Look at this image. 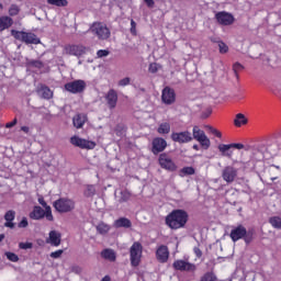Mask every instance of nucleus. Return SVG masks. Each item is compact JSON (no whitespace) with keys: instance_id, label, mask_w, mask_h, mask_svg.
Masks as SVG:
<instances>
[{"instance_id":"1","label":"nucleus","mask_w":281,"mask_h":281,"mask_svg":"<svg viewBox=\"0 0 281 281\" xmlns=\"http://www.w3.org/2000/svg\"><path fill=\"white\" fill-rule=\"evenodd\" d=\"M190 216L186 210L176 209L171 211L165 218V223L169 229H183L188 225Z\"/></svg>"},{"instance_id":"2","label":"nucleus","mask_w":281,"mask_h":281,"mask_svg":"<svg viewBox=\"0 0 281 281\" xmlns=\"http://www.w3.org/2000/svg\"><path fill=\"white\" fill-rule=\"evenodd\" d=\"M229 238L232 239L233 243L244 240L246 245H249L254 240V232L247 231V228L243 224H239L232 228Z\"/></svg>"},{"instance_id":"3","label":"nucleus","mask_w":281,"mask_h":281,"mask_svg":"<svg viewBox=\"0 0 281 281\" xmlns=\"http://www.w3.org/2000/svg\"><path fill=\"white\" fill-rule=\"evenodd\" d=\"M53 207L59 214H69L76 210V201L69 198H59L53 203Z\"/></svg>"},{"instance_id":"4","label":"nucleus","mask_w":281,"mask_h":281,"mask_svg":"<svg viewBox=\"0 0 281 281\" xmlns=\"http://www.w3.org/2000/svg\"><path fill=\"white\" fill-rule=\"evenodd\" d=\"M11 36H13L15 41H21V43H25L26 45H40L41 43V38H38L36 34L25 31L11 30Z\"/></svg>"},{"instance_id":"5","label":"nucleus","mask_w":281,"mask_h":281,"mask_svg":"<svg viewBox=\"0 0 281 281\" xmlns=\"http://www.w3.org/2000/svg\"><path fill=\"white\" fill-rule=\"evenodd\" d=\"M90 32L93 36H97L99 41H109V38H111V30L102 22H94L90 26Z\"/></svg>"},{"instance_id":"6","label":"nucleus","mask_w":281,"mask_h":281,"mask_svg":"<svg viewBox=\"0 0 281 281\" xmlns=\"http://www.w3.org/2000/svg\"><path fill=\"white\" fill-rule=\"evenodd\" d=\"M191 135H192V139H195V142H199L203 150H209L210 146H212V142L210 140L207 135H205V132L201 130V127H199L198 125L193 126Z\"/></svg>"},{"instance_id":"7","label":"nucleus","mask_w":281,"mask_h":281,"mask_svg":"<svg viewBox=\"0 0 281 281\" xmlns=\"http://www.w3.org/2000/svg\"><path fill=\"white\" fill-rule=\"evenodd\" d=\"M29 217L32 221H43V218H46V221L53 222L54 221V214H52V207H46V210H43L40 205H35L33 207V212L29 214Z\"/></svg>"},{"instance_id":"8","label":"nucleus","mask_w":281,"mask_h":281,"mask_svg":"<svg viewBox=\"0 0 281 281\" xmlns=\"http://www.w3.org/2000/svg\"><path fill=\"white\" fill-rule=\"evenodd\" d=\"M158 164L162 170H167V172H177L178 166L177 162L172 159L168 153H162L158 157Z\"/></svg>"},{"instance_id":"9","label":"nucleus","mask_w":281,"mask_h":281,"mask_svg":"<svg viewBox=\"0 0 281 281\" xmlns=\"http://www.w3.org/2000/svg\"><path fill=\"white\" fill-rule=\"evenodd\" d=\"M144 251V247L140 243H134L130 248V260L132 267H139V262H142V254Z\"/></svg>"},{"instance_id":"10","label":"nucleus","mask_w":281,"mask_h":281,"mask_svg":"<svg viewBox=\"0 0 281 281\" xmlns=\"http://www.w3.org/2000/svg\"><path fill=\"white\" fill-rule=\"evenodd\" d=\"M65 90L69 93H83L87 89V82L82 79H77L70 82L65 83Z\"/></svg>"},{"instance_id":"11","label":"nucleus","mask_w":281,"mask_h":281,"mask_svg":"<svg viewBox=\"0 0 281 281\" xmlns=\"http://www.w3.org/2000/svg\"><path fill=\"white\" fill-rule=\"evenodd\" d=\"M70 144L82 150H93L97 146L95 142L81 138L80 136L70 137Z\"/></svg>"},{"instance_id":"12","label":"nucleus","mask_w":281,"mask_h":281,"mask_svg":"<svg viewBox=\"0 0 281 281\" xmlns=\"http://www.w3.org/2000/svg\"><path fill=\"white\" fill-rule=\"evenodd\" d=\"M172 267L176 271H186L187 273H194V271H196V265L183 259L173 261Z\"/></svg>"},{"instance_id":"13","label":"nucleus","mask_w":281,"mask_h":281,"mask_svg":"<svg viewBox=\"0 0 281 281\" xmlns=\"http://www.w3.org/2000/svg\"><path fill=\"white\" fill-rule=\"evenodd\" d=\"M231 148H236L237 150H243L245 148V145L243 143H232V144H221L218 145V150L222 153L223 157H228V159H232V155H234L233 151H229Z\"/></svg>"},{"instance_id":"14","label":"nucleus","mask_w":281,"mask_h":281,"mask_svg":"<svg viewBox=\"0 0 281 281\" xmlns=\"http://www.w3.org/2000/svg\"><path fill=\"white\" fill-rule=\"evenodd\" d=\"M171 139L176 144H190L192 142V133L190 131L172 132Z\"/></svg>"},{"instance_id":"15","label":"nucleus","mask_w":281,"mask_h":281,"mask_svg":"<svg viewBox=\"0 0 281 281\" xmlns=\"http://www.w3.org/2000/svg\"><path fill=\"white\" fill-rule=\"evenodd\" d=\"M168 148V142H166L162 137H155L151 140V153L153 155H159V153H164Z\"/></svg>"},{"instance_id":"16","label":"nucleus","mask_w":281,"mask_h":281,"mask_svg":"<svg viewBox=\"0 0 281 281\" xmlns=\"http://www.w3.org/2000/svg\"><path fill=\"white\" fill-rule=\"evenodd\" d=\"M65 52L66 54H68V56H76L77 58H80V56H85V54H87V47L83 45H67L65 47Z\"/></svg>"},{"instance_id":"17","label":"nucleus","mask_w":281,"mask_h":281,"mask_svg":"<svg viewBox=\"0 0 281 281\" xmlns=\"http://www.w3.org/2000/svg\"><path fill=\"white\" fill-rule=\"evenodd\" d=\"M161 100L164 104H175L177 101V93L175 92V89L170 87H165L161 92Z\"/></svg>"},{"instance_id":"18","label":"nucleus","mask_w":281,"mask_h":281,"mask_svg":"<svg viewBox=\"0 0 281 281\" xmlns=\"http://www.w3.org/2000/svg\"><path fill=\"white\" fill-rule=\"evenodd\" d=\"M236 177H238V170L232 166H226L222 171V179L226 183H234Z\"/></svg>"},{"instance_id":"19","label":"nucleus","mask_w":281,"mask_h":281,"mask_svg":"<svg viewBox=\"0 0 281 281\" xmlns=\"http://www.w3.org/2000/svg\"><path fill=\"white\" fill-rule=\"evenodd\" d=\"M215 19L220 25H233L234 21H236L232 13L225 11L217 12Z\"/></svg>"},{"instance_id":"20","label":"nucleus","mask_w":281,"mask_h":281,"mask_svg":"<svg viewBox=\"0 0 281 281\" xmlns=\"http://www.w3.org/2000/svg\"><path fill=\"white\" fill-rule=\"evenodd\" d=\"M168 258H170V250L168 249V246L161 245L156 250V259L161 265L168 262Z\"/></svg>"},{"instance_id":"21","label":"nucleus","mask_w":281,"mask_h":281,"mask_svg":"<svg viewBox=\"0 0 281 281\" xmlns=\"http://www.w3.org/2000/svg\"><path fill=\"white\" fill-rule=\"evenodd\" d=\"M108 108L113 110L117 106V91L110 89L105 95Z\"/></svg>"},{"instance_id":"22","label":"nucleus","mask_w":281,"mask_h":281,"mask_svg":"<svg viewBox=\"0 0 281 281\" xmlns=\"http://www.w3.org/2000/svg\"><path fill=\"white\" fill-rule=\"evenodd\" d=\"M37 93L44 100H52L54 98V92L45 85H41V87L37 88Z\"/></svg>"},{"instance_id":"23","label":"nucleus","mask_w":281,"mask_h":281,"mask_svg":"<svg viewBox=\"0 0 281 281\" xmlns=\"http://www.w3.org/2000/svg\"><path fill=\"white\" fill-rule=\"evenodd\" d=\"M14 218H16V212H14L13 210L8 211L4 214V227H9L10 229H14Z\"/></svg>"},{"instance_id":"24","label":"nucleus","mask_w":281,"mask_h":281,"mask_svg":"<svg viewBox=\"0 0 281 281\" xmlns=\"http://www.w3.org/2000/svg\"><path fill=\"white\" fill-rule=\"evenodd\" d=\"M12 25H14V20H12L10 16H0V32H4V30H10Z\"/></svg>"},{"instance_id":"25","label":"nucleus","mask_w":281,"mask_h":281,"mask_svg":"<svg viewBox=\"0 0 281 281\" xmlns=\"http://www.w3.org/2000/svg\"><path fill=\"white\" fill-rule=\"evenodd\" d=\"M47 243H49V245H52L53 247L60 246V233L56 231H50Z\"/></svg>"},{"instance_id":"26","label":"nucleus","mask_w":281,"mask_h":281,"mask_svg":"<svg viewBox=\"0 0 281 281\" xmlns=\"http://www.w3.org/2000/svg\"><path fill=\"white\" fill-rule=\"evenodd\" d=\"M101 257L104 258V260H109L110 262H115L117 256L115 255V251L111 248H105L101 251Z\"/></svg>"},{"instance_id":"27","label":"nucleus","mask_w":281,"mask_h":281,"mask_svg":"<svg viewBox=\"0 0 281 281\" xmlns=\"http://www.w3.org/2000/svg\"><path fill=\"white\" fill-rule=\"evenodd\" d=\"M87 122V116L85 114H77L72 117V124L75 128H82Z\"/></svg>"},{"instance_id":"28","label":"nucleus","mask_w":281,"mask_h":281,"mask_svg":"<svg viewBox=\"0 0 281 281\" xmlns=\"http://www.w3.org/2000/svg\"><path fill=\"white\" fill-rule=\"evenodd\" d=\"M114 226L117 228L125 227L126 229H128V227H133V223L126 217H121L114 222Z\"/></svg>"},{"instance_id":"29","label":"nucleus","mask_w":281,"mask_h":281,"mask_svg":"<svg viewBox=\"0 0 281 281\" xmlns=\"http://www.w3.org/2000/svg\"><path fill=\"white\" fill-rule=\"evenodd\" d=\"M248 122H249V121L245 117V114L238 113V114H236V116H235L234 125H235L237 128H240V126H245V124H247Z\"/></svg>"},{"instance_id":"30","label":"nucleus","mask_w":281,"mask_h":281,"mask_svg":"<svg viewBox=\"0 0 281 281\" xmlns=\"http://www.w3.org/2000/svg\"><path fill=\"white\" fill-rule=\"evenodd\" d=\"M97 232L101 235L109 234V232H111V226L101 222L97 225Z\"/></svg>"},{"instance_id":"31","label":"nucleus","mask_w":281,"mask_h":281,"mask_svg":"<svg viewBox=\"0 0 281 281\" xmlns=\"http://www.w3.org/2000/svg\"><path fill=\"white\" fill-rule=\"evenodd\" d=\"M47 3L57 8H67L69 5V1L67 0H47Z\"/></svg>"},{"instance_id":"32","label":"nucleus","mask_w":281,"mask_h":281,"mask_svg":"<svg viewBox=\"0 0 281 281\" xmlns=\"http://www.w3.org/2000/svg\"><path fill=\"white\" fill-rule=\"evenodd\" d=\"M157 133L159 135H168L170 133V123H161L157 128Z\"/></svg>"},{"instance_id":"33","label":"nucleus","mask_w":281,"mask_h":281,"mask_svg":"<svg viewBox=\"0 0 281 281\" xmlns=\"http://www.w3.org/2000/svg\"><path fill=\"white\" fill-rule=\"evenodd\" d=\"M195 172H196V170H194L193 167H183L179 172V177H190V176L194 175Z\"/></svg>"},{"instance_id":"34","label":"nucleus","mask_w":281,"mask_h":281,"mask_svg":"<svg viewBox=\"0 0 281 281\" xmlns=\"http://www.w3.org/2000/svg\"><path fill=\"white\" fill-rule=\"evenodd\" d=\"M269 223H270V225H272V227L274 229H281V217L280 216L270 217Z\"/></svg>"},{"instance_id":"35","label":"nucleus","mask_w":281,"mask_h":281,"mask_svg":"<svg viewBox=\"0 0 281 281\" xmlns=\"http://www.w3.org/2000/svg\"><path fill=\"white\" fill-rule=\"evenodd\" d=\"M131 196H133L131 191L125 189V190L121 191V198L119 201H120V203H126V201H131Z\"/></svg>"},{"instance_id":"36","label":"nucleus","mask_w":281,"mask_h":281,"mask_svg":"<svg viewBox=\"0 0 281 281\" xmlns=\"http://www.w3.org/2000/svg\"><path fill=\"white\" fill-rule=\"evenodd\" d=\"M216 273H214V270H211L201 278V281H216Z\"/></svg>"},{"instance_id":"37","label":"nucleus","mask_w":281,"mask_h":281,"mask_svg":"<svg viewBox=\"0 0 281 281\" xmlns=\"http://www.w3.org/2000/svg\"><path fill=\"white\" fill-rule=\"evenodd\" d=\"M21 8L18 4H11L9 8V16H19Z\"/></svg>"},{"instance_id":"38","label":"nucleus","mask_w":281,"mask_h":281,"mask_svg":"<svg viewBox=\"0 0 281 281\" xmlns=\"http://www.w3.org/2000/svg\"><path fill=\"white\" fill-rule=\"evenodd\" d=\"M29 66L30 67H35V69H43L45 67V64H43V61L41 60H31L29 61Z\"/></svg>"},{"instance_id":"39","label":"nucleus","mask_w":281,"mask_h":281,"mask_svg":"<svg viewBox=\"0 0 281 281\" xmlns=\"http://www.w3.org/2000/svg\"><path fill=\"white\" fill-rule=\"evenodd\" d=\"M243 69H245V67H244L243 64H240V63H235V64L233 65V71H234L236 78H238V72H239V71H243Z\"/></svg>"},{"instance_id":"40","label":"nucleus","mask_w":281,"mask_h":281,"mask_svg":"<svg viewBox=\"0 0 281 281\" xmlns=\"http://www.w3.org/2000/svg\"><path fill=\"white\" fill-rule=\"evenodd\" d=\"M5 257L8 258V260H10V262H19V255L14 254V252H5Z\"/></svg>"},{"instance_id":"41","label":"nucleus","mask_w":281,"mask_h":281,"mask_svg":"<svg viewBox=\"0 0 281 281\" xmlns=\"http://www.w3.org/2000/svg\"><path fill=\"white\" fill-rule=\"evenodd\" d=\"M220 54H227L229 52V46L224 42H218Z\"/></svg>"},{"instance_id":"42","label":"nucleus","mask_w":281,"mask_h":281,"mask_svg":"<svg viewBox=\"0 0 281 281\" xmlns=\"http://www.w3.org/2000/svg\"><path fill=\"white\" fill-rule=\"evenodd\" d=\"M206 128H209V131L212 135H214L215 137H218V139H221V137H223V134L221 133V131H218L210 125L206 126Z\"/></svg>"},{"instance_id":"43","label":"nucleus","mask_w":281,"mask_h":281,"mask_svg":"<svg viewBox=\"0 0 281 281\" xmlns=\"http://www.w3.org/2000/svg\"><path fill=\"white\" fill-rule=\"evenodd\" d=\"M148 71L149 74H157L159 71V65L157 63L149 64Z\"/></svg>"},{"instance_id":"44","label":"nucleus","mask_w":281,"mask_h":281,"mask_svg":"<svg viewBox=\"0 0 281 281\" xmlns=\"http://www.w3.org/2000/svg\"><path fill=\"white\" fill-rule=\"evenodd\" d=\"M114 131H115V134L117 135V137H122L124 135V133L126 132V128L122 125H117Z\"/></svg>"},{"instance_id":"45","label":"nucleus","mask_w":281,"mask_h":281,"mask_svg":"<svg viewBox=\"0 0 281 281\" xmlns=\"http://www.w3.org/2000/svg\"><path fill=\"white\" fill-rule=\"evenodd\" d=\"M131 85V78L125 77L119 81V87H128Z\"/></svg>"},{"instance_id":"46","label":"nucleus","mask_w":281,"mask_h":281,"mask_svg":"<svg viewBox=\"0 0 281 281\" xmlns=\"http://www.w3.org/2000/svg\"><path fill=\"white\" fill-rule=\"evenodd\" d=\"M40 205H42V207H44V210L47 211V207H52L49 205H47V202L45 201V198H43V195H41L38 199H37Z\"/></svg>"},{"instance_id":"47","label":"nucleus","mask_w":281,"mask_h":281,"mask_svg":"<svg viewBox=\"0 0 281 281\" xmlns=\"http://www.w3.org/2000/svg\"><path fill=\"white\" fill-rule=\"evenodd\" d=\"M32 247H34V245L32 243H29V241L19 244L20 249H32Z\"/></svg>"},{"instance_id":"48","label":"nucleus","mask_w":281,"mask_h":281,"mask_svg":"<svg viewBox=\"0 0 281 281\" xmlns=\"http://www.w3.org/2000/svg\"><path fill=\"white\" fill-rule=\"evenodd\" d=\"M27 225H30V223L27 222V217H23L21 222L18 224V227H20V229H23L27 227Z\"/></svg>"},{"instance_id":"49","label":"nucleus","mask_w":281,"mask_h":281,"mask_svg":"<svg viewBox=\"0 0 281 281\" xmlns=\"http://www.w3.org/2000/svg\"><path fill=\"white\" fill-rule=\"evenodd\" d=\"M64 250L63 249H58L56 251L50 252V258L57 259L60 258V256H63Z\"/></svg>"},{"instance_id":"50","label":"nucleus","mask_w":281,"mask_h":281,"mask_svg":"<svg viewBox=\"0 0 281 281\" xmlns=\"http://www.w3.org/2000/svg\"><path fill=\"white\" fill-rule=\"evenodd\" d=\"M131 34L134 36L137 34V23H135L134 20H131Z\"/></svg>"},{"instance_id":"51","label":"nucleus","mask_w":281,"mask_h":281,"mask_svg":"<svg viewBox=\"0 0 281 281\" xmlns=\"http://www.w3.org/2000/svg\"><path fill=\"white\" fill-rule=\"evenodd\" d=\"M98 58H104V56H109V50L108 49H100L97 52Z\"/></svg>"},{"instance_id":"52","label":"nucleus","mask_w":281,"mask_h":281,"mask_svg":"<svg viewBox=\"0 0 281 281\" xmlns=\"http://www.w3.org/2000/svg\"><path fill=\"white\" fill-rule=\"evenodd\" d=\"M193 254H195L196 258H201L203 256V251H201V248L194 247Z\"/></svg>"},{"instance_id":"53","label":"nucleus","mask_w":281,"mask_h":281,"mask_svg":"<svg viewBox=\"0 0 281 281\" xmlns=\"http://www.w3.org/2000/svg\"><path fill=\"white\" fill-rule=\"evenodd\" d=\"M18 122L19 121L15 119L12 122L7 123L5 128H12V127L16 126Z\"/></svg>"},{"instance_id":"54","label":"nucleus","mask_w":281,"mask_h":281,"mask_svg":"<svg viewBox=\"0 0 281 281\" xmlns=\"http://www.w3.org/2000/svg\"><path fill=\"white\" fill-rule=\"evenodd\" d=\"M147 8H155V0H143Z\"/></svg>"},{"instance_id":"55","label":"nucleus","mask_w":281,"mask_h":281,"mask_svg":"<svg viewBox=\"0 0 281 281\" xmlns=\"http://www.w3.org/2000/svg\"><path fill=\"white\" fill-rule=\"evenodd\" d=\"M21 131H23V133H30V127H27V126H22L21 127Z\"/></svg>"},{"instance_id":"56","label":"nucleus","mask_w":281,"mask_h":281,"mask_svg":"<svg viewBox=\"0 0 281 281\" xmlns=\"http://www.w3.org/2000/svg\"><path fill=\"white\" fill-rule=\"evenodd\" d=\"M74 271H75L76 273H80V271H82V269H81L80 267H75V268H74Z\"/></svg>"},{"instance_id":"57","label":"nucleus","mask_w":281,"mask_h":281,"mask_svg":"<svg viewBox=\"0 0 281 281\" xmlns=\"http://www.w3.org/2000/svg\"><path fill=\"white\" fill-rule=\"evenodd\" d=\"M101 281H111V277L105 276Z\"/></svg>"},{"instance_id":"58","label":"nucleus","mask_w":281,"mask_h":281,"mask_svg":"<svg viewBox=\"0 0 281 281\" xmlns=\"http://www.w3.org/2000/svg\"><path fill=\"white\" fill-rule=\"evenodd\" d=\"M5 238L4 234H0V243H3V239Z\"/></svg>"},{"instance_id":"59","label":"nucleus","mask_w":281,"mask_h":281,"mask_svg":"<svg viewBox=\"0 0 281 281\" xmlns=\"http://www.w3.org/2000/svg\"><path fill=\"white\" fill-rule=\"evenodd\" d=\"M193 150H199V145H193Z\"/></svg>"},{"instance_id":"60","label":"nucleus","mask_w":281,"mask_h":281,"mask_svg":"<svg viewBox=\"0 0 281 281\" xmlns=\"http://www.w3.org/2000/svg\"><path fill=\"white\" fill-rule=\"evenodd\" d=\"M210 115H212V111L211 110H209V113H207V115H205V117H210Z\"/></svg>"},{"instance_id":"61","label":"nucleus","mask_w":281,"mask_h":281,"mask_svg":"<svg viewBox=\"0 0 281 281\" xmlns=\"http://www.w3.org/2000/svg\"><path fill=\"white\" fill-rule=\"evenodd\" d=\"M0 10H3V4L2 3H0Z\"/></svg>"},{"instance_id":"62","label":"nucleus","mask_w":281,"mask_h":281,"mask_svg":"<svg viewBox=\"0 0 281 281\" xmlns=\"http://www.w3.org/2000/svg\"><path fill=\"white\" fill-rule=\"evenodd\" d=\"M272 181H276V178H272Z\"/></svg>"}]
</instances>
